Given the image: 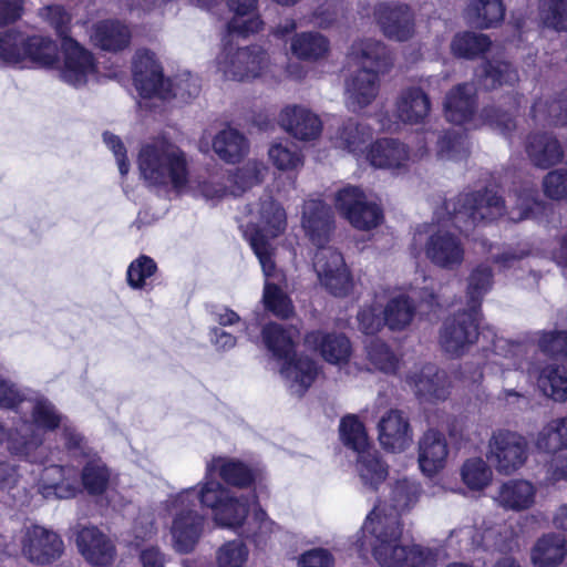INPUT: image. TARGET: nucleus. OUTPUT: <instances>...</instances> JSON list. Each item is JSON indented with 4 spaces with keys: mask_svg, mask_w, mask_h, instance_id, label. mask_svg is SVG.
I'll list each match as a JSON object with an SVG mask.
<instances>
[{
    "mask_svg": "<svg viewBox=\"0 0 567 567\" xmlns=\"http://www.w3.org/2000/svg\"><path fill=\"white\" fill-rule=\"evenodd\" d=\"M486 457L499 474L511 475L526 463L528 442L518 432L498 429L488 440Z\"/></svg>",
    "mask_w": 567,
    "mask_h": 567,
    "instance_id": "nucleus-14",
    "label": "nucleus"
},
{
    "mask_svg": "<svg viewBox=\"0 0 567 567\" xmlns=\"http://www.w3.org/2000/svg\"><path fill=\"white\" fill-rule=\"evenodd\" d=\"M476 91L473 84L464 83L453 87L445 96L444 113L449 122L475 128L481 122L511 138L516 127L513 114L501 107L487 106L480 117L475 116Z\"/></svg>",
    "mask_w": 567,
    "mask_h": 567,
    "instance_id": "nucleus-9",
    "label": "nucleus"
},
{
    "mask_svg": "<svg viewBox=\"0 0 567 567\" xmlns=\"http://www.w3.org/2000/svg\"><path fill=\"white\" fill-rule=\"evenodd\" d=\"M217 73L225 80L250 81L270 71L268 53L260 47L225 44L215 59Z\"/></svg>",
    "mask_w": 567,
    "mask_h": 567,
    "instance_id": "nucleus-13",
    "label": "nucleus"
},
{
    "mask_svg": "<svg viewBox=\"0 0 567 567\" xmlns=\"http://www.w3.org/2000/svg\"><path fill=\"white\" fill-rule=\"evenodd\" d=\"M349 59L361 66L346 84V104L351 112L370 105L379 92V72L389 66L385 47L372 39L357 41L351 45Z\"/></svg>",
    "mask_w": 567,
    "mask_h": 567,
    "instance_id": "nucleus-4",
    "label": "nucleus"
},
{
    "mask_svg": "<svg viewBox=\"0 0 567 567\" xmlns=\"http://www.w3.org/2000/svg\"><path fill=\"white\" fill-rule=\"evenodd\" d=\"M372 128L363 123L355 122L352 118L343 121L330 136V141L336 148L346 151L357 158L364 155L363 148L372 137Z\"/></svg>",
    "mask_w": 567,
    "mask_h": 567,
    "instance_id": "nucleus-33",
    "label": "nucleus"
},
{
    "mask_svg": "<svg viewBox=\"0 0 567 567\" xmlns=\"http://www.w3.org/2000/svg\"><path fill=\"white\" fill-rule=\"evenodd\" d=\"M138 169L150 186L169 187L177 193L188 188V169L184 152L175 144L154 140L138 153Z\"/></svg>",
    "mask_w": 567,
    "mask_h": 567,
    "instance_id": "nucleus-5",
    "label": "nucleus"
},
{
    "mask_svg": "<svg viewBox=\"0 0 567 567\" xmlns=\"http://www.w3.org/2000/svg\"><path fill=\"white\" fill-rule=\"evenodd\" d=\"M340 437L347 447L358 454L369 450L370 444L365 429L355 415H348L341 420Z\"/></svg>",
    "mask_w": 567,
    "mask_h": 567,
    "instance_id": "nucleus-58",
    "label": "nucleus"
},
{
    "mask_svg": "<svg viewBox=\"0 0 567 567\" xmlns=\"http://www.w3.org/2000/svg\"><path fill=\"white\" fill-rule=\"evenodd\" d=\"M480 312L465 309L447 317L440 329L439 342L452 357L465 354L478 339Z\"/></svg>",
    "mask_w": 567,
    "mask_h": 567,
    "instance_id": "nucleus-15",
    "label": "nucleus"
},
{
    "mask_svg": "<svg viewBox=\"0 0 567 567\" xmlns=\"http://www.w3.org/2000/svg\"><path fill=\"white\" fill-rule=\"evenodd\" d=\"M526 153L530 162L539 168H548L564 159V151L558 140L548 133H537L528 137Z\"/></svg>",
    "mask_w": 567,
    "mask_h": 567,
    "instance_id": "nucleus-34",
    "label": "nucleus"
},
{
    "mask_svg": "<svg viewBox=\"0 0 567 567\" xmlns=\"http://www.w3.org/2000/svg\"><path fill=\"white\" fill-rule=\"evenodd\" d=\"M538 349L546 355L567 360V331H538L535 333Z\"/></svg>",
    "mask_w": 567,
    "mask_h": 567,
    "instance_id": "nucleus-63",
    "label": "nucleus"
},
{
    "mask_svg": "<svg viewBox=\"0 0 567 567\" xmlns=\"http://www.w3.org/2000/svg\"><path fill=\"white\" fill-rule=\"evenodd\" d=\"M329 41L318 32H302L291 39V53L300 60L318 61L327 56Z\"/></svg>",
    "mask_w": 567,
    "mask_h": 567,
    "instance_id": "nucleus-44",
    "label": "nucleus"
},
{
    "mask_svg": "<svg viewBox=\"0 0 567 567\" xmlns=\"http://www.w3.org/2000/svg\"><path fill=\"white\" fill-rule=\"evenodd\" d=\"M357 472L364 486L377 489L388 476V466L378 453L367 450L358 454Z\"/></svg>",
    "mask_w": 567,
    "mask_h": 567,
    "instance_id": "nucleus-46",
    "label": "nucleus"
},
{
    "mask_svg": "<svg viewBox=\"0 0 567 567\" xmlns=\"http://www.w3.org/2000/svg\"><path fill=\"white\" fill-rule=\"evenodd\" d=\"M195 196H202L206 200H219L230 195V185L226 182L225 176L210 175L199 181L195 187L188 185Z\"/></svg>",
    "mask_w": 567,
    "mask_h": 567,
    "instance_id": "nucleus-64",
    "label": "nucleus"
},
{
    "mask_svg": "<svg viewBox=\"0 0 567 567\" xmlns=\"http://www.w3.org/2000/svg\"><path fill=\"white\" fill-rule=\"evenodd\" d=\"M383 313L384 324L393 331H401L411 323L415 307L406 296L400 295L389 300Z\"/></svg>",
    "mask_w": 567,
    "mask_h": 567,
    "instance_id": "nucleus-51",
    "label": "nucleus"
},
{
    "mask_svg": "<svg viewBox=\"0 0 567 567\" xmlns=\"http://www.w3.org/2000/svg\"><path fill=\"white\" fill-rule=\"evenodd\" d=\"M270 163L279 171L293 172L303 166L300 148L289 140L274 142L268 150Z\"/></svg>",
    "mask_w": 567,
    "mask_h": 567,
    "instance_id": "nucleus-48",
    "label": "nucleus"
},
{
    "mask_svg": "<svg viewBox=\"0 0 567 567\" xmlns=\"http://www.w3.org/2000/svg\"><path fill=\"white\" fill-rule=\"evenodd\" d=\"M461 477L470 489L482 491L489 485L493 472L483 458L472 457L462 465Z\"/></svg>",
    "mask_w": 567,
    "mask_h": 567,
    "instance_id": "nucleus-56",
    "label": "nucleus"
},
{
    "mask_svg": "<svg viewBox=\"0 0 567 567\" xmlns=\"http://www.w3.org/2000/svg\"><path fill=\"white\" fill-rule=\"evenodd\" d=\"M449 455V445L443 433L427 430L419 441L417 462L426 476H433L444 468Z\"/></svg>",
    "mask_w": 567,
    "mask_h": 567,
    "instance_id": "nucleus-28",
    "label": "nucleus"
},
{
    "mask_svg": "<svg viewBox=\"0 0 567 567\" xmlns=\"http://www.w3.org/2000/svg\"><path fill=\"white\" fill-rule=\"evenodd\" d=\"M545 208L538 199L536 185H525L509 196L508 205L494 192L464 193L444 203V213L436 212L437 229L430 228L424 241L425 257L436 267L445 270L458 269L465 259V248L458 236L445 229L449 221L466 233L481 221H492L507 216L508 220L517 223L535 218Z\"/></svg>",
    "mask_w": 567,
    "mask_h": 567,
    "instance_id": "nucleus-1",
    "label": "nucleus"
},
{
    "mask_svg": "<svg viewBox=\"0 0 567 567\" xmlns=\"http://www.w3.org/2000/svg\"><path fill=\"white\" fill-rule=\"evenodd\" d=\"M379 441L383 449L402 452L413 440L412 429L408 417L399 410H390L378 424Z\"/></svg>",
    "mask_w": 567,
    "mask_h": 567,
    "instance_id": "nucleus-27",
    "label": "nucleus"
},
{
    "mask_svg": "<svg viewBox=\"0 0 567 567\" xmlns=\"http://www.w3.org/2000/svg\"><path fill=\"white\" fill-rule=\"evenodd\" d=\"M61 51L62 61L58 62V47L51 39L13 30L0 33V60L6 64L20 69L56 64L60 79L76 87L95 78L97 64L91 51L74 39H64Z\"/></svg>",
    "mask_w": 567,
    "mask_h": 567,
    "instance_id": "nucleus-3",
    "label": "nucleus"
},
{
    "mask_svg": "<svg viewBox=\"0 0 567 567\" xmlns=\"http://www.w3.org/2000/svg\"><path fill=\"white\" fill-rule=\"evenodd\" d=\"M364 158L374 168L400 172L414 161L408 146L396 138H379L372 143Z\"/></svg>",
    "mask_w": 567,
    "mask_h": 567,
    "instance_id": "nucleus-19",
    "label": "nucleus"
},
{
    "mask_svg": "<svg viewBox=\"0 0 567 567\" xmlns=\"http://www.w3.org/2000/svg\"><path fill=\"white\" fill-rule=\"evenodd\" d=\"M493 287V271L486 265L474 268L467 277L466 302L467 309L480 312L484 297Z\"/></svg>",
    "mask_w": 567,
    "mask_h": 567,
    "instance_id": "nucleus-45",
    "label": "nucleus"
},
{
    "mask_svg": "<svg viewBox=\"0 0 567 567\" xmlns=\"http://www.w3.org/2000/svg\"><path fill=\"white\" fill-rule=\"evenodd\" d=\"M337 209L357 229L369 230L379 226L383 219L380 206L370 199L357 186H346L334 196Z\"/></svg>",
    "mask_w": 567,
    "mask_h": 567,
    "instance_id": "nucleus-16",
    "label": "nucleus"
},
{
    "mask_svg": "<svg viewBox=\"0 0 567 567\" xmlns=\"http://www.w3.org/2000/svg\"><path fill=\"white\" fill-rule=\"evenodd\" d=\"M542 22L556 31H567V0H540Z\"/></svg>",
    "mask_w": 567,
    "mask_h": 567,
    "instance_id": "nucleus-60",
    "label": "nucleus"
},
{
    "mask_svg": "<svg viewBox=\"0 0 567 567\" xmlns=\"http://www.w3.org/2000/svg\"><path fill=\"white\" fill-rule=\"evenodd\" d=\"M196 501L197 487H189L171 495L164 503L172 517V546L179 554L192 553L204 534L206 518L196 509Z\"/></svg>",
    "mask_w": 567,
    "mask_h": 567,
    "instance_id": "nucleus-10",
    "label": "nucleus"
},
{
    "mask_svg": "<svg viewBox=\"0 0 567 567\" xmlns=\"http://www.w3.org/2000/svg\"><path fill=\"white\" fill-rule=\"evenodd\" d=\"M92 40L102 50L116 52L130 44L131 31L120 21H102L94 27Z\"/></svg>",
    "mask_w": 567,
    "mask_h": 567,
    "instance_id": "nucleus-40",
    "label": "nucleus"
},
{
    "mask_svg": "<svg viewBox=\"0 0 567 567\" xmlns=\"http://www.w3.org/2000/svg\"><path fill=\"white\" fill-rule=\"evenodd\" d=\"M299 334L297 328H285L278 323L266 324L262 329V339L268 350L278 360H284L280 373L291 394L302 396L317 378L318 367L309 358H291Z\"/></svg>",
    "mask_w": 567,
    "mask_h": 567,
    "instance_id": "nucleus-6",
    "label": "nucleus"
},
{
    "mask_svg": "<svg viewBox=\"0 0 567 567\" xmlns=\"http://www.w3.org/2000/svg\"><path fill=\"white\" fill-rule=\"evenodd\" d=\"M313 269L320 285L336 297H344L353 288L351 272L341 252L332 247L318 246Z\"/></svg>",
    "mask_w": 567,
    "mask_h": 567,
    "instance_id": "nucleus-17",
    "label": "nucleus"
},
{
    "mask_svg": "<svg viewBox=\"0 0 567 567\" xmlns=\"http://www.w3.org/2000/svg\"><path fill=\"white\" fill-rule=\"evenodd\" d=\"M567 557V543L558 534H547L537 540L532 550L535 567H556Z\"/></svg>",
    "mask_w": 567,
    "mask_h": 567,
    "instance_id": "nucleus-38",
    "label": "nucleus"
},
{
    "mask_svg": "<svg viewBox=\"0 0 567 567\" xmlns=\"http://www.w3.org/2000/svg\"><path fill=\"white\" fill-rule=\"evenodd\" d=\"M83 487L91 495L102 494L110 481V471L100 457L90 458L81 473Z\"/></svg>",
    "mask_w": 567,
    "mask_h": 567,
    "instance_id": "nucleus-55",
    "label": "nucleus"
},
{
    "mask_svg": "<svg viewBox=\"0 0 567 567\" xmlns=\"http://www.w3.org/2000/svg\"><path fill=\"white\" fill-rule=\"evenodd\" d=\"M504 16L505 7L502 0H468L465 9L466 20L480 29L497 25Z\"/></svg>",
    "mask_w": 567,
    "mask_h": 567,
    "instance_id": "nucleus-41",
    "label": "nucleus"
},
{
    "mask_svg": "<svg viewBox=\"0 0 567 567\" xmlns=\"http://www.w3.org/2000/svg\"><path fill=\"white\" fill-rule=\"evenodd\" d=\"M406 383L423 402L444 401L450 394V385L444 371L426 364L406 377Z\"/></svg>",
    "mask_w": 567,
    "mask_h": 567,
    "instance_id": "nucleus-20",
    "label": "nucleus"
},
{
    "mask_svg": "<svg viewBox=\"0 0 567 567\" xmlns=\"http://www.w3.org/2000/svg\"><path fill=\"white\" fill-rule=\"evenodd\" d=\"M215 473H218L226 484L239 488L251 485L257 477L256 472L244 462L225 456L213 457L207 463L203 481L215 480Z\"/></svg>",
    "mask_w": 567,
    "mask_h": 567,
    "instance_id": "nucleus-30",
    "label": "nucleus"
},
{
    "mask_svg": "<svg viewBox=\"0 0 567 567\" xmlns=\"http://www.w3.org/2000/svg\"><path fill=\"white\" fill-rule=\"evenodd\" d=\"M429 95L417 86L403 89L395 101V115L404 124H420L430 114Z\"/></svg>",
    "mask_w": 567,
    "mask_h": 567,
    "instance_id": "nucleus-31",
    "label": "nucleus"
},
{
    "mask_svg": "<svg viewBox=\"0 0 567 567\" xmlns=\"http://www.w3.org/2000/svg\"><path fill=\"white\" fill-rule=\"evenodd\" d=\"M20 414L21 416L17 422L18 427H22L23 423H29L32 426L31 431L37 432L41 440L40 458L35 463H41L44 460V432L58 427H62L65 446L73 455H86L84 437L48 398L31 391Z\"/></svg>",
    "mask_w": 567,
    "mask_h": 567,
    "instance_id": "nucleus-8",
    "label": "nucleus"
},
{
    "mask_svg": "<svg viewBox=\"0 0 567 567\" xmlns=\"http://www.w3.org/2000/svg\"><path fill=\"white\" fill-rule=\"evenodd\" d=\"M228 6L234 12L233 19L227 23L229 33L246 37L260 30L262 22L255 14L257 0H228Z\"/></svg>",
    "mask_w": 567,
    "mask_h": 567,
    "instance_id": "nucleus-39",
    "label": "nucleus"
},
{
    "mask_svg": "<svg viewBox=\"0 0 567 567\" xmlns=\"http://www.w3.org/2000/svg\"><path fill=\"white\" fill-rule=\"evenodd\" d=\"M526 355V346L505 339L494 341V354L491 363L497 365L501 371L514 370L518 374V370L524 369Z\"/></svg>",
    "mask_w": 567,
    "mask_h": 567,
    "instance_id": "nucleus-43",
    "label": "nucleus"
},
{
    "mask_svg": "<svg viewBox=\"0 0 567 567\" xmlns=\"http://www.w3.org/2000/svg\"><path fill=\"white\" fill-rule=\"evenodd\" d=\"M374 14L385 37L404 41L412 35L414 24L406 6L380 3Z\"/></svg>",
    "mask_w": 567,
    "mask_h": 567,
    "instance_id": "nucleus-29",
    "label": "nucleus"
},
{
    "mask_svg": "<svg viewBox=\"0 0 567 567\" xmlns=\"http://www.w3.org/2000/svg\"><path fill=\"white\" fill-rule=\"evenodd\" d=\"M536 487L525 480H509L498 491L496 502L505 509L520 512L535 504Z\"/></svg>",
    "mask_w": 567,
    "mask_h": 567,
    "instance_id": "nucleus-35",
    "label": "nucleus"
},
{
    "mask_svg": "<svg viewBox=\"0 0 567 567\" xmlns=\"http://www.w3.org/2000/svg\"><path fill=\"white\" fill-rule=\"evenodd\" d=\"M421 493L420 485L409 478L398 480L391 487L390 504L393 512L377 505L368 515L362 536L357 540L361 550H371L381 567H435L437 553L421 545H404L401 542L400 514L414 506Z\"/></svg>",
    "mask_w": 567,
    "mask_h": 567,
    "instance_id": "nucleus-2",
    "label": "nucleus"
},
{
    "mask_svg": "<svg viewBox=\"0 0 567 567\" xmlns=\"http://www.w3.org/2000/svg\"><path fill=\"white\" fill-rule=\"evenodd\" d=\"M482 246L492 255V260L501 270H508L515 267L522 259L533 254L529 243H520L517 247H508L503 252H494V245L487 240H482Z\"/></svg>",
    "mask_w": 567,
    "mask_h": 567,
    "instance_id": "nucleus-61",
    "label": "nucleus"
},
{
    "mask_svg": "<svg viewBox=\"0 0 567 567\" xmlns=\"http://www.w3.org/2000/svg\"><path fill=\"white\" fill-rule=\"evenodd\" d=\"M533 117L540 123L567 125V93L558 99H539L532 106Z\"/></svg>",
    "mask_w": 567,
    "mask_h": 567,
    "instance_id": "nucleus-50",
    "label": "nucleus"
},
{
    "mask_svg": "<svg viewBox=\"0 0 567 567\" xmlns=\"http://www.w3.org/2000/svg\"><path fill=\"white\" fill-rule=\"evenodd\" d=\"M537 385L554 401H567V369L557 364L546 365L539 372Z\"/></svg>",
    "mask_w": 567,
    "mask_h": 567,
    "instance_id": "nucleus-47",
    "label": "nucleus"
},
{
    "mask_svg": "<svg viewBox=\"0 0 567 567\" xmlns=\"http://www.w3.org/2000/svg\"><path fill=\"white\" fill-rule=\"evenodd\" d=\"M478 76L486 90H493L503 84L512 85L518 80L517 71L509 63L499 60L485 62Z\"/></svg>",
    "mask_w": 567,
    "mask_h": 567,
    "instance_id": "nucleus-54",
    "label": "nucleus"
},
{
    "mask_svg": "<svg viewBox=\"0 0 567 567\" xmlns=\"http://www.w3.org/2000/svg\"><path fill=\"white\" fill-rule=\"evenodd\" d=\"M266 172L265 164L257 159H249L241 167L229 172L226 176V182L230 185V195L240 196L251 187L260 184Z\"/></svg>",
    "mask_w": 567,
    "mask_h": 567,
    "instance_id": "nucleus-42",
    "label": "nucleus"
},
{
    "mask_svg": "<svg viewBox=\"0 0 567 567\" xmlns=\"http://www.w3.org/2000/svg\"><path fill=\"white\" fill-rule=\"evenodd\" d=\"M196 487L198 502L212 511L214 522L221 527L243 526L256 503V496L237 494L217 480L200 481Z\"/></svg>",
    "mask_w": 567,
    "mask_h": 567,
    "instance_id": "nucleus-11",
    "label": "nucleus"
},
{
    "mask_svg": "<svg viewBox=\"0 0 567 567\" xmlns=\"http://www.w3.org/2000/svg\"><path fill=\"white\" fill-rule=\"evenodd\" d=\"M248 555L249 550L243 540H229L216 550V565L217 567H244Z\"/></svg>",
    "mask_w": 567,
    "mask_h": 567,
    "instance_id": "nucleus-62",
    "label": "nucleus"
},
{
    "mask_svg": "<svg viewBox=\"0 0 567 567\" xmlns=\"http://www.w3.org/2000/svg\"><path fill=\"white\" fill-rule=\"evenodd\" d=\"M536 446L546 453H557L567 449V416L550 420L538 432Z\"/></svg>",
    "mask_w": 567,
    "mask_h": 567,
    "instance_id": "nucleus-49",
    "label": "nucleus"
},
{
    "mask_svg": "<svg viewBox=\"0 0 567 567\" xmlns=\"http://www.w3.org/2000/svg\"><path fill=\"white\" fill-rule=\"evenodd\" d=\"M491 45V40L486 34L464 32L456 34L452 41V52L466 59H473L484 53Z\"/></svg>",
    "mask_w": 567,
    "mask_h": 567,
    "instance_id": "nucleus-57",
    "label": "nucleus"
},
{
    "mask_svg": "<svg viewBox=\"0 0 567 567\" xmlns=\"http://www.w3.org/2000/svg\"><path fill=\"white\" fill-rule=\"evenodd\" d=\"M249 213L254 214L252 208L249 209ZM255 214L256 223L251 228H247L245 237L257 256L264 275L269 277L274 269L269 239L276 238L285 231L287 215L284 207L269 196L260 199L256 205Z\"/></svg>",
    "mask_w": 567,
    "mask_h": 567,
    "instance_id": "nucleus-12",
    "label": "nucleus"
},
{
    "mask_svg": "<svg viewBox=\"0 0 567 567\" xmlns=\"http://www.w3.org/2000/svg\"><path fill=\"white\" fill-rule=\"evenodd\" d=\"M133 80L136 90L143 97H172L188 101L198 95L199 81L189 72L179 74L174 82L163 78L162 66L154 53L146 49L137 50L133 60Z\"/></svg>",
    "mask_w": 567,
    "mask_h": 567,
    "instance_id": "nucleus-7",
    "label": "nucleus"
},
{
    "mask_svg": "<svg viewBox=\"0 0 567 567\" xmlns=\"http://www.w3.org/2000/svg\"><path fill=\"white\" fill-rule=\"evenodd\" d=\"M81 491L79 472L73 466L52 465L43 470L39 492L44 497L72 498Z\"/></svg>",
    "mask_w": 567,
    "mask_h": 567,
    "instance_id": "nucleus-23",
    "label": "nucleus"
},
{
    "mask_svg": "<svg viewBox=\"0 0 567 567\" xmlns=\"http://www.w3.org/2000/svg\"><path fill=\"white\" fill-rule=\"evenodd\" d=\"M76 545L80 553L91 565L107 567L114 561V544L96 527H83L78 533Z\"/></svg>",
    "mask_w": 567,
    "mask_h": 567,
    "instance_id": "nucleus-24",
    "label": "nucleus"
},
{
    "mask_svg": "<svg viewBox=\"0 0 567 567\" xmlns=\"http://www.w3.org/2000/svg\"><path fill=\"white\" fill-rule=\"evenodd\" d=\"M29 423L18 427L17 422L8 429L0 421V446L7 444L11 455L35 463L40 458L41 440L37 432H32Z\"/></svg>",
    "mask_w": 567,
    "mask_h": 567,
    "instance_id": "nucleus-22",
    "label": "nucleus"
},
{
    "mask_svg": "<svg viewBox=\"0 0 567 567\" xmlns=\"http://www.w3.org/2000/svg\"><path fill=\"white\" fill-rule=\"evenodd\" d=\"M370 363L384 373H395L399 368V359L390 347L381 340H372L367 346Z\"/></svg>",
    "mask_w": 567,
    "mask_h": 567,
    "instance_id": "nucleus-59",
    "label": "nucleus"
},
{
    "mask_svg": "<svg viewBox=\"0 0 567 567\" xmlns=\"http://www.w3.org/2000/svg\"><path fill=\"white\" fill-rule=\"evenodd\" d=\"M503 532H506V528L503 526L489 527L482 533L474 527L466 526L452 532L450 543L456 537L462 542H466V546L482 547L485 550L503 551L509 547L507 537L503 536Z\"/></svg>",
    "mask_w": 567,
    "mask_h": 567,
    "instance_id": "nucleus-36",
    "label": "nucleus"
},
{
    "mask_svg": "<svg viewBox=\"0 0 567 567\" xmlns=\"http://www.w3.org/2000/svg\"><path fill=\"white\" fill-rule=\"evenodd\" d=\"M468 154L470 143L464 133L452 130L440 136L436 151L440 159L460 162L467 158Z\"/></svg>",
    "mask_w": 567,
    "mask_h": 567,
    "instance_id": "nucleus-52",
    "label": "nucleus"
},
{
    "mask_svg": "<svg viewBox=\"0 0 567 567\" xmlns=\"http://www.w3.org/2000/svg\"><path fill=\"white\" fill-rule=\"evenodd\" d=\"M63 543L59 535L44 527H25L22 537V553L32 563L49 564L60 557Z\"/></svg>",
    "mask_w": 567,
    "mask_h": 567,
    "instance_id": "nucleus-18",
    "label": "nucleus"
},
{
    "mask_svg": "<svg viewBox=\"0 0 567 567\" xmlns=\"http://www.w3.org/2000/svg\"><path fill=\"white\" fill-rule=\"evenodd\" d=\"M302 228L313 245H324L333 229L331 208L320 199H308L302 209Z\"/></svg>",
    "mask_w": 567,
    "mask_h": 567,
    "instance_id": "nucleus-26",
    "label": "nucleus"
},
{
    "mask_svg": "<svg viewBox=\"0 0 567 567\" xmlns=\"http://www.w3.org/2000/svg\"><path fill=\"white\" fill-rule=\"evenodd\" d=\"M302 228L313 245H324L333 229L331 208L320 199H308L302 209Z\"/></svg>",
    "mask_w": 567,
    "mask_h": 567,
    "instance_id": "nucleus-25",
    "label": "nucleus"
},
{
    "mask_svg": "<svg viewBox=\"0 0 567 567\" xmlns=\"http://www.w3.org/2000/svg\"><path fill=\"white\" fill-rule=\"evenodd\" d=\"M305 343L310 349L318 350L332 364L346 363L351 354L350 341L341 333L312 331L306 336Z\"/></svg>",
    "mask_w": 567,
    "mask_h": 567,
    "instance_id": "nucleus-32",
    "label": "nucleus"
},
{
    "mask_svg": "<svg viewBox=\"0 0 567 567\" xmlns=\"http://www.w3.org/2000/svg\"><path fill=\"white\" fill-rule=\"evenodd\" d=\"M279 124L287 133L300 141H313L322 132V121L319 115L302 105H288L282 109Z\"/></svg>",
    "mask_w": 567,
    "mask_h": 567,
    "instance_id": "nucleus-21",
    "label": "nucleus"
},
{
    "mask_svg": "<svg viewBox=\"0 0 567 567\" xmlns=\"http://www.w3.org/2000/svg\"><path fill=\"white\" fill-rule=\"evenodd\" d=\"M276 276V267L266 277L264 287L262 301L265 308L278 318L286 319L293 312V306L288 295L276 284L270 282L269 279Z\"/></svg>",
    "mask_w": 567,
    "mask_h": 567,
    "instance_id": "nucleus-53",
    "label": "nucleus"
},
{
    "mask_svg": "<svg viewBox=\"0 0 567 567\" xmlns=\"http://www.w3.org/2000/svg\"><path fill=\"white\" fill-rule=\"evenodd\" d=\"M213 150L221 161L235 164L248 154L249 143L243 133L228 126L215 135Z\"/></svg>",
    "mask_w": 567,
    "mask_h": 567,
    "instance_id": "nucleus-37",
    "label": "nucleus"
}]
</instances>
